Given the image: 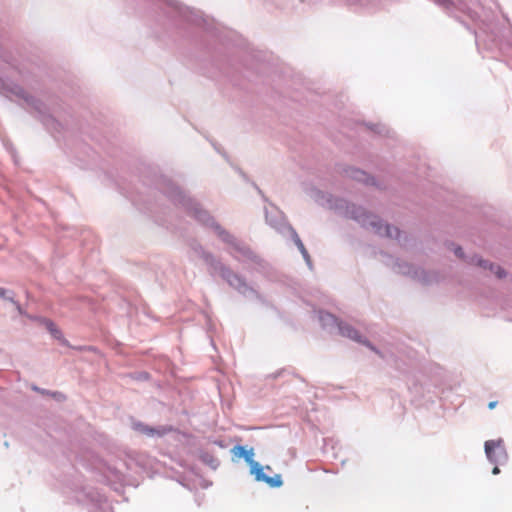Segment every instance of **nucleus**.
I'll use <instances>...</instances> for the list:
<instances>
[{"mask_svg":"<svg viewBox=\"0 0 512 512\" xmlns=\"http://www.w3.org/2000/svg\"><path fill=\"white\" fill-rule=\"evenodd\" d=\"M485 453L489 461L495 464H503L508 459L504 442L501 439L486 441Z\"/></svg>","mask_w":512,"mask_h":512,"instance_id":"f257e3e1","label":"nucleus"},{"mask_svg":"<svg viewBox=\"0 0 512 512\" xmlns=\"http://www.w3.org/2000/svg\"><path fill=\"white\" fill-rule=\"evenodd\" d=\"M368 224L375 230V233L380 236H386L389 238L399 237L400 232L398 228L390 227L389 225L382 223V221L375 216L371 218Z\"/></svg>","mask_w":512,"mask_h":512,"instance_id":"f03ea898","label":"nucleus"},{"mask_svg":"<svg viewBox=\"0 0 512 512\" xmlns=\"http://www.w3.org/2000/svg\"><path fill=\"white\" fill-rule=\"evenodd\" d=\"M252 473L255 475L256 480L267 483L270 487H280L282 485V479L279 474L269 477L264 474V468L257 462L252 465Z\"/></svg>","mask_w":512,"mask_h":512,"instance_id":"7ed1b4c3","label":"nucleus"},{"mask_svg":"<svg viewBox=\"0 0 512 512\" xmlns=\"http://www.w3.org/2000/svg\"><path fill=\"white\" fill-rule=\"evenodd\" d=\"M219 271L221 276L224 279H226L231 285L238 286L241 283L240 278L227 267L219 264Z\"/></svg>","mask_w":512,"mask_h":512,"instance_id":"20e7f679","label":"nucleus"},{"mask_svg":"<svg viewBox=\"0 0 512 512\" xmlns=\"http://www.w3.org/2000/svg\"><path fill=\"white\" fill-rule=\"evenodd\" d=\"M339 331L343 336H346L355 341H360L359 333L353 327L347 324H339Z\"/></svg>","mask_w":512,"mask_h":512,"instance_id":"39448f33","label":"nucleus"},{"mask_svg":"<svg viewBox=\"0 0 512 512\" xmlns=\"http://www.w3.org/2000/svg\"><path fill=\"white\" fill-rule=\"evenodd\" d=\"M477 265L483 267V268H488L492 273H494L498 278H503L505 276V272L504 270L500 267V266H496V265H493V264H489L487 261L485 260H478L477 261Z\"/></svg>","mask_w":512,"mask_h":512,"instance_id":"423d86ee","label":"nucleus"},{"mask_svg":"<svg viewBox=\"0 0 512 512\" xmlns=\"http://www.w3.org/2000/svg\"><path fill=\"white\" fill-rule=\"evenodd\" d=\"M44 324L51 334H53L55 337L60 336V331L57 329L56 325L52 321L44 320Z\"/></svg>","mask_w":512,"mask_h":512,"instance_id":"0eeeda50","label":"nucleus"},{"mask_svg":"<svg viewBox=\"0 0 512 512\" xmlns=\"http://www.w3.org/2000/svg\"><path fill=\"white\" fill-rule=\"evenodd\" d=\"M234 453L238 457H245L246 460H249V455L246 449L243 446H236L233 449Z\"/></svg>","mask_w":512,"mask_h":512,"instance_id":"6e6552de","label":"nucleus"},{"mask_svg":"<svg viewBox=\"0 0 512 512\" xmlns=\"http://www.w3.org/2000/svg\"><path fill=\"white\" fill-rule=\"evenodd\" d=\"M218 230L219 236L226 242H231L232 236L225 232L224 230H221L218 226L216 227Z\"/></svg>","mask_w":512,"mask_h":512,"instance_id":"1a4fd4ad","label":"nucleus"},{"mask_svg":"<svg viewBox=\"0 0 512 512\" xmlns=\"http://www.w3.org/2000/svg\"><path fill=\"white\" fill-rule=\"evenodd\" d=\"M455 254H456V256H457V257H459V258H462V257H463V252H462L461 247H456V248H455Z\"/></svg>","mask_w":512,"mask_h":512,"instance_id":"9d476101","label":"nucleus"},{"mask_svg":"<svg viewBox=\"0 0 512 512\" xmlns=\"http://www.w3.org/2000/svg\"><path fill=\"white\" fill-rule=\"evenodd\" d=\"M6 293H7V291L4 288L0 287V297L6 298Z\"/></svg>","mask_w":512,"mask_h":512,"instance_id":"9b49d317","label":"nucleus"},{"mask_svg":"<svg viewBox=\"0 0 512 512\" xmlns=\"http://www.w3.org/2000/svg\"><path fill=\"white\" fill-rule=\"evenodd\" d=\"M298 246H299V248H300L301 252H302L304 255H306V253H307V252H306V250H305V248H304L303 244H302L300 241L298 242Z\"/></svg>","mask_w":512,"mask_h":512,"instance_id":"f8f14e48","label":"nucleus"},{"mask_svg":"<svg viewBox=\"0 0 512 512\" xmlns=\"http://www.w3.org/2000/svg\"><path fill=\"white\" fill-rule=\"evenodd\" d=\"M497 405V401H492L488 404V408L489 409H494Z\"/></svg>","mask_w":512,"mask_h":512,"instance_id":"ddd939ff","label":"nucleus"},{"mask_svg":"<svg viewBox=\"0 0 512 512\" xmlns=\"http://www.w3.org/2000/svg\"><path fill=\"white\" fill-rule=\"evenodd\" d=\"M143 431H144L145 433H147V434H153L154 429H152V428H147V427H146V428H144V429H143Z\"/></svg>","mask_w":512,"mask_h":512,"instance_id":"4468645a","label":"nucleus"},{"mask_svg":"<svg viewBox=\"0 0 512 512\" xmlns=\"http://www.w3.org/2000/svg\"><path fill=\"white\" fill-rule=\"evenodd\" d=\"M492 473H493L494 475H497V474H499V473H500V469H499V467H498L497 465L493 468Z\"/></svg>","mask_w":512,"mask_h":512,"instance_id":"2eb2a0df","label":"nucleus"},{"mask_svg":"<svg viewBox=\"0 0 512 512\" xmlns=\"http://www.w3.org/2000/svg\"><path fill=\"white\" fill-rule=\"evenodd\" d=\"M206 260H207V261H210V262H211V264L214 262V259L212 258V256H207V257H206Z\"/></svg>","mask_w":512,"mask_h":512,"instance_id":"dca6fc26","label":"nucleus"},{"mask_svg":"<svg viewBox=\"0 0 512 512\" xmlns=\"http://www.w3.org/2000/svg\"><path fill=\"white\" fill-rule=\"evenodd\" d=\"M17 309L19 310V312L21 313V307L19 305H17Z\"/></svg>","mask_w":512,"mask_h":512,"instance_id":"f3484780","label":"nucleus"}]
</instances>
